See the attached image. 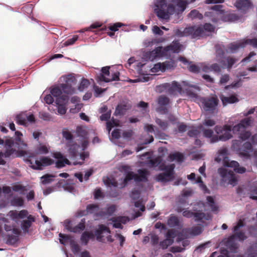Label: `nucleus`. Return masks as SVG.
I'll list each match as a JSON object with an SVG mask.
<instances>
[{
	"label": "nucleus",
	"instance_id": "f257e3e1",
	"mask_svg": "<svg viewBox=\"0 0 257 257\" xmlns=\"http://www.w3.org/2000/svg\"><path fill=\"white\" fill-rule=\"evenodd\" d=\"M162 87L170 94H175L176 92L181 94L182 92H185L188 96L192 98H197L198 95L195 92L200 90L198 85L190 84L185 81H182V85L178 82L173 81L171 83L163 84Z\"/></svg>",
	"mask_w": 257,
	"mask_h": 257
},
{
	"label": "nucleus",
	"instance_id": "f03ea898",
	"mask_svg": "<svg viewBox=\"0 0 257 257\" xmlns=\"http://www.w3.org/2000/svg\"><path fill=\"white\" fill-rule=\"evenodd\" d=\"M201 108L204 111L212 115H215L218 111L219 99L216 96L202 97L200 99Z\"/></svg>",
	"mask_w": 257,
	"mask_h": 257
},
{
	"label": "nucleus",
	"instance_id": "7ed1b4c3",
	"mask_svg": "<svg viewBox=\"0 0 257 257\" xmlns=\"http://www.w3.org/2000/svg\"><path fill=\"white\" fill-rule=\"evenodd\" d=\"M241 144L240 142H238L233 144V146L241 157L246 159H249L250 153L253 150L252 144L249 142H245L242 145Z\"/></svg>",
	"mask_w": 257,
	"mask_h": 257
},
{
	"label": "nucleus",
	"instance_id": "20e7f679",
	"mask_svg": "<svg viewBox=\"0 0 257 257\" xmlns=\"http://www.w3.org/2000/svg\"><path fill=\"white\" fill-rule=\"evenodd\" d=\"M177 66L176 62L173 59L165 61L162 63L155 64L151 69L152 72L157 73L159 71L165 72L166 70H173Z\"/></svg>",
	"mask_w": 257,
	"mask_h": 257
},
{
	"label": "nucleus",
	"instance_id": "39448f33",
	"mask_svg": "<svg viewBox=\"0 0 257 257\" xmlns=\"http://www.w3.org/2000/svg\"><path fill=\"white\" fill-rule=\"evenodd\" d=\"M30 165V167L33 170H42L44 167L48 166L53 164L54 161L49 157H42L39 160L35 161L34 164L32 161H29Z\"/></svg>",
	"mask_w": 257,
	"mask_h": 257
},
{
	"label": "nucleus",
	"instance_id": "423d86ee",
	"mask_svg": "<svg viewBox=\"0 0 257 257\" xmlns=\"http://www.w3.org/2000/svg\"><path fill=\"white\" fill-rule=\"evenodd\" d=\"M245 226V223L244 222V219H240L237 222L236 225H235L232 230L233 234L229 236V239H237L239 241H242L247 238V236L245 235V232L243 231H240L239 229Z\"/></svg>",
	"mask_w": 257,
	"mask_h": 257
},
{
	"label": "nucleus",
	"instance_id": "0eeeda50",
	"mask_svg": "<svg viewBox=\"0 0 257 257\" xmlns=\"http://www.w3.org/2000/svg\"><path fill=\"white\" fill-rule=\"evenodd\" d=\"M186 33H187V37L191 39H199L203 38V31L199 25L190 26L185 28Z\"/></svg>",
	"mask_w": 257,
	"mask_h": 257
},
{
	"label": "nucleus",
	"instance_id": "6e6552de",
	"mask_svg": "<svg viewBox=\"0 0 257 257\" xmlns=\"http://www.w3.org/2000/svg\"><path fill=\"white\" fill-rule=\"evenodd\" d=\"M183 215L188 218L193 217L196 221H202L203 219L208 220L212 218V216L209 213L205 214L200 212L194 213L189 210H185L183 212Z\"/></svg>",
	"mask_w": 257,
	"mask_h": 257
},
{
	"label": "nucleus",
	"instance_id": "1a4fd4ad",
	"mask_svg": "<svg viewBox=\"0 0 257 257\" xmlns=\"http://www.w3.org/2000/svg\"><path fill=\"white\" fill-rule=\"evenodd\" d=\"M74 79V78L71 75H68L64 78L65 83L60 84L62 93L67 94H72L74 93V89L72 85Z\"/></svg>",
	"mask_w": 257,
	"mask_h": 257
},
{
	"label": "nucleus",
	"instance_id": "9d476101",
	"mask_svg": "<svg viewBox=\"0 0 257 257\" xmlns=\"http://www.w3.org/2000/svg\"><path fill=\"white\" fill-rule=\"evenodd\" d=\"M64 224L67 230L74 233H80L83 230H84L85 228L84 219H82L81 222H80L77 225L74 227L72 226L71 222L69 220H65Z\"/></svg>",
	"mask_w": 257,
	"mask_h": 257
},
{
	"label": "nucleus",
	"instance_id": "9b49d317",
	"mask_svg": "<svg viewBox=\"0 0 257 257\" xmlns=\"http://www.w3.org/2000/svg\"><path fill=\"white\" fill-rule=\"evenodd\" d=\"M235 7L238 11L245 14L249 9L252 8L253 5L249 0H237L235 3Z\"/></svg>",
	"mask_w": 257,
	"mask_h": 257
},
{
	"label": "nucleus",
	"instance_id": "f8f14e48",
	"mask_svg": "<svg viewBox=\"0 0 257 257\" xmlns=\"http://www.w3.org/2000/svg\"><path fill=\"white\" fill-rule=\"evenodd\" d=\"M131 107L132 105L130 103L123 101L117 105L113 114L115 116L123 115Z\"/></svg>",
	"mask_w": 257,
	"mask_h": 257
},
{
	"label": "nucleus",
	"instance_id": "ddd939ff",
	"mask_svg": "<svg viewBox=\"0 0 257 257\" xmlns=\"http://www.w3.org/2000/svg\"><path fill=\"white\" fill-rule=\"evenodd\" d=\"M182 48L183 45L179 42V41L175 40L166 46V51H168V53L171 52L172 53L177 54L182 51Z\"/></svg>",
	"mask_w": 257,
	"mask_h": 257
},
{
	"label": "nucleus",
	"instance_id": "4468645a",
	"mask_svg": "<svg viewBox=\"0 0 257 257\" xmlns=\"http://www.w3.org/2000/svg\"><path fill=\"white\" fill-rule=\"evenodd\" d=\"M35 220V217L32 215H29L26 219H23L22 221L21 226L24 233H27L29 232L30 227Z\"/></svg>",
	"mask_w": 257,
	"mask_h": 257
},
{
	"label": "nucleus",
	"instance_id": "2eb2a0df",
	"mask_svg": "<svg viewBox=\"0 0 257 257\" xmlns=\"http://www.w3.org/2000/svg\"><path fill=\"white\" fill-rule=\"evenodd\" d=\"M16 211L17 210H11L9 214L11 218L17 223L20 219H24L28 214L27 210H21L19 213Z\"/></svg>",
	"mask_w": 257,
	"mask_h": 257
},
{
	"label": "nucleus",
	"instance_id": "dca6fc26",
	"mask_svg": "<svg viewBox=\"0 0 257 257\" xmlns=\"http://www.w3.org/2000/svg\"><path fill=\"white\" fill-rule=\"evenodd\" d=\"M67 96L63 95L62 97L57 98L56 99L55 103L57 105V111L60 114H64L66 112V108L64 105Z\"/></svg>",
	"mask_w": 257,
	"mask_h": 257
},
{
	"label": "nucleus",
	"instance_id": "f3484780",
	"mask_svg": "<svg viewBox=\"0 0 257 257\" xmlns=\"http://www.w3.org/2000/svg\"><path fill=\"white\" fill-rule=\"evenodd\" d=\"M185 159V156L183 153L179 152H175L169 154L167 159L171 162L175 161L177 163L181 164L184 161Z\"/></svg>",
	"mask_w": 257,
	"mask_h": 257
},
{
	"label": "nucleus",
	"instance_id": "a211bd4d",
	"mask_svg": "<svg viewBox=\"0 0 257 257\" xmlns=\"http://www.w3.org/2000/svg\"><path fill=\"white\" fill-rule=\"evenodd\" d=\"M138 175H135V181L137 182L148 181L149 172L145 169H140L138 170Z\"/></svg>",
	"mask_w": 257,
	"mask_h": 257
},
{
	"label": "nucleus",
	"instance_id": "6ab92c4d",
	"mask_svg": "<svg viewBox=\"0 0 257 257\" xmlns=\"http://www.w3.org/2000/svg\"><path fill=\"white\" fill-rule=\"evenodd\" d=\"M220 98L223 106H226L228 104H233L239 101L237 95L235 94H231L229 96L221 95Z\"/></svg>",
	"mask_w": 257,
	"mask_h": 257
},
{
	"label": "nucleus",
	"instance_id": "aec40b11",
	"mask_svg": "<svg viewBox=\"0 0 257 257\" xmlns=\"http://www.w3.org/2000/svg\"><path fill=\"white\" fill-rule=\"evenodd\" d=\"M237 61V59L227 56L224 57L223 59L219 60L218 63L223 67H225L227 69H231L233 65Z\"/></svg>",
	"mask_w": 257,
	"mask_h": 257
},
{
	"label": "nucleus",
	"instance_id": "412c9836",
	"mask_svg": "<svg viewBox=\"0 0 257 257\" xmlns=\"http://www.w3.org/2000/svg\"><path fill=\"white\" fill-rule=\"evenodd\" d=\"M241 19V16L234 13H229L226 15L223 14L221 17V20L224 22H234L240 21Z\"/></svg>",
	"mask_w": 257,
	"mask_h": 257
},
{
	"label": "nucleus",
	"instance_id": "4be33fe9",
	"mask_svg": "<svg viewBox=\"0 0 257 257\" xmlns=\"http://www.w3.org/2000/svg\"><path fill=\"white\" fill-rule=\"evenodd\" d=\"M245 47V43L244 41L234 42L230 43L228 46V49L232 53L237 52L239 49Z\"/></svg>",
	"mask_w": 257,
	"mask_h": 257
},
{
	"label": "nucleus",
	"instance_id": "5701e85b",
	"mask_svg": "<svg viewBox=\"0 0 257 257\" xmlns=\"http://www.w3.org/2000/svg\"><path fill=\"white\" fill-rule=\"evenodd\" d=\"M232 137V135H229L228 133L225 134L217 135H212V137L210 139V143L211 144L218 142L219 141L225 142L229 140Z\"/></svg>",
	"mask_w": 257,
	"mask_h": 257
},
{
	"label": "nucleus",
	"instance_id": "b1692460",
	"mask_svg": "<svg viewBox=\"0 0 257 257\" xmlns=\"http://www.w3.org/2000/svg\"><path fill=\"white\" fill-rule=\"evenodd\" d=\"M200 26L203 31V37L209 36L215 31V27L210 23H206L203 25H200Z\"/></svg>",
	"mask_w": 257,
	"mask_h": 257
},
{
	"label": "nucleus",
	"instance_id": "393cba45",
	"mask_svg": "<svg viewBox=\"0 0 257 257\" xmlns=\"http://www.w3.org/2000/svg\"><path fill=\"white\" fill-rule=\"evenodd\" d=\"M110 67L105 66L102 67L101 69V74L98 76V80L101 82L105 83L109 82L108 78L106 77L105 76H109L110 75L109 71Z\"/></svg>",
	"mask_w": 257,
	"mask_h": 257
},
{
	"label": "nucleus",
	"instance_id": "a878e982",
	"mask_svg": "<svg viewBox=\"0 0 257 257\" xmlns=\"http://www.w3.org/2000/svg\"><path fill=\"white\" fill-rule=\"evenodd\" d=\"M105 232L108 233H110V230L108 227L103 224H100L98 226V229L95 231V235L96 236L97 240L100 241L103 237L102 234Z\"/></svg>",
	"mask_w": 257,
	"mask_h": 257
},
{
	"label": "nucleus",
	"instance_id": "bb28decb",
	"mask_svg": "<svg viewBox=\"0 0 257 257\" xmlns=\"http://www.w3.org/2000/svg\"><path fill=\"white\" fill-rule=\"evenodd\" d=\"M214 131L218 135L225 134L228 133V134L229 135H232L230 134L231 131V126L228 125H224L223 126L217 125L214 127Z\"/></svg>",
	"mask_w": 257,
	"mask_h": 257
},
{
	"label": "nucleus",
	"instance_id": "cd10ccee",
	"mask_svg": "<svg viewBox=\"0 0 257 257\" xmlns=\"http://www.w3.org/2000/svg\"><path fill=\"white\" fill-rule=\"evenodd\" d=\"M174 176L172 174H169L166 172L160 173L156 177V180L161 182H167L173 180Z\"/></svg>",
	"mask_w": 257,
	"mask_h": 257
},
{
	"label": "nucleus",
	"instance_id": "c85d7f7f",
	"mask_svg": "<svg viewBox=\"0 0 257 257\" xmlns=\"http://www.w3.org/2000/svg\"><path fill=\"white\" fill-rule=\"evenodd\" d=\"M157 58L156 53L154 50L147 51L145 52L142 57V61H153Z\"/></svg>",
	"mask_w": 257,
	"mask_h": 257
},
{
	"label": "nucleus",
	"instance_id": "c756f323",
	"mask_svg": "<svg viewBox=\"0 0 257 257\" xmlns=\"http://www.w3.org/2000/svg\"><path fill=\"white\" fill-rule=\"evenodd\" d=\"M50 93L54 97L56 98V99L63 96H61L62 93L60 84L52 86L51 88Z\"/></svg>",
	"mask_w": 257,
	"mask_h": 257
},
{
	"label": "nucleus",
	"instance_id": "7c9ffc66",
	"mask_svg": "<svg viewBox=\"0 0 257 257\" xmlns=\"http://www.w3.org/2000/svg\"><path fill=\"white\" fill-rule=\"evenodd\" d=\"M79 145L76 143L71 144L68 147V152L72 158H76L78 155Z\"/></svg>",
	"mask_w": 257,
	"mask_h": 257
},
{
	"label": "nucleus",
	"instance_id": "2f4dec72",
	"mask_svg": "<svg viewBox=\"0 0 257 257\" xmlns=\"http://www.w3.org/2000/svg\"><path fill=\"white\" fill-rule=\"evenodd\" d=\"M10 204L13 207H22L24 205V200L20 197L15 196L10 201Z\"/></svg>",
	"mask_w": 257,
	"mask_h": 257
},
{
	"label": "nucleus",
	"instance_id": "473e14b6",
	"mask_svg": "<svg viewBox=\"0 0 257 257\" xmlns=\"http://www.w3.org/2000/svg\"><path fill=\"white\" fill-rule=\"evenodd\" d=\"M166 46L164 47L160 46L156 48L154 50L156 53L157 58L164 56H170V55L168 54V51H166Z\"/></svg>",
	"mask_w": 257,
	"mask_h": 257
},
{
	"label": "nucleus",
	"instance_id": "72a5a7b5",
	"mask_svg": "<svg viewBox=\"0 0 257 257\" xmlns=\"http://www.w3.org/2000/svg\"><path fill=\"white\" fill-rule=\"evenodd\" d=\"M228 151L226 148H223L220 149L218 151V156L215 158V160L217 162H220L222 160H225L228 159L227 157Z\"/></svg>",
	"mask_w": 257,
	"mask_h": 257
},
{
	"label": "nucleus",
	"instance_id": "f704fd0d",
	"mask_svg": "<svg viewBox=\"0 0 257 257\" xmlns=\"http://www.w3.org/2000/svg\"><path fill=\"white\" fill-rule=\"evenodd\" d=\"M16 123L19 125H26V114L25 113H20L17 114L15 119Z\"/></svg>",
	"mask_w": 257,
	"mask_h": 257
},
{
	"label": "nucleus",
	"instance_id": "c9c22d12",
	"mask_svg": "<svg viewBox=\"0 0 257 257\" xmlns=\"http://www.w3.org/2000/svg\"><path fill=\"white\" fill-rule=\"evenodd\" d=\"M175 166L174 164H170L168 165H165L163 163L160 166V169L162 171H164L165 172L169 174H172V176H174V169Z\"/></svg>",
	"mask_w": 257,
	"mask_h": 257
},
{
	"label": "nucleus",
	"instance_id": "e433bc0d",
	"mask_svg": "<svg viewBox=\"0 0 257 257\" xmlns=\"http://www.w3.org/2000/svg\"><path fill=\"white\" fill-rule=\"evenodd\" d=\"M49 148L46 145L40 144L35 149V152L37 154L45 155L49 153Z\"/></svg>",
	"mask_w": 257,
	"mask_h": 257
},
{
	"label": "nucleus",
	"instance_id": "4c0bfd02",
	"mask_svg": "<svg viewBox=\"0 0 257 257\" xmlns=\"http://www.w3.org/2000/svg\"><path fill=\"white\" fill-rule=\"evenodd\" d=\"M55 176L53 175H50L48 174H45L41 177V183L43 185L50 184L51 183L54 181L53 178Z\"/></svg>",
	"mask_w": 257,
	"mask_h": 257
},
{
	"label": "nucleus",
	"instance_id": "58836bf2",
	"mask_svg": "<svg viewBox=\"0 0 257 257\" xmlns=\"http://www.w3.org/2000/svg\"><path fill=\"white\" fill-rule=\"evenodd\" d=\"M218 173L222 178V180L226 181L227 177L229 175L232 173V171L231 170H228L226 169L220 168L218 169Z\"/></svg>",
	"mask_w": 257,
	"mask_h": 257
},
{
	"label": "nucleus",
	"instance_id": "ea45409f",
	"mask_svg": "<svg viewBox=\"0 0 257 257\" xmlns=\"http://www.w3.org/2000/svg\"><path fill=\"white\" fill-rule=\"evenodd\" d=\"M94 234L92 232L84 231L81 236V240L85 244H87L89 239L94 238Z\"/></svg>",
	"mask_w": 257,
	"mask_h": 257
},
{
	"label": "nucleus",
	"instance_id": "a19ab883",
	"mask_svg": "<svg viewBox=\"0 0 257 257\" xmlns=\"http://www.w3.org/2000/svg\"><path fill=\"white\" fill-rule=\"evenodd\" d=\"M203 69L205 71L208 70L217 73H219L221 71V68L217 63L212 64L209 66H206L203 67Z\"/></svg>",
	"mask_w": 257,
	"mask_h": 257
},
{
	"label": "nucleus",
	"instance_id": "79ce46f5",
	"mask_svg": "<svg viewBox=\"0 0 257 257\" xmlns=\"http://www.w3.org/2000/svg\"><path fill=\"white\" fill-rule=\"evenodd\" d=\"M76 133L78 137H80L83 139H86L87 138V132L81 126H78L76 127Z\"/></svg>",
	"mask_w": 257,
	"mask_h": 257
},
{
	"label": "nucleus",
	"instance_id": "37998d69",
	"mask_svg": "<svg viewBox=\"0 0 257 257\" xmlns=\"http://www.w3.org/2000/svg\"><path fill=\"white\" fill-rule=\"evenodd\" d=\"M65 165H71L70 162L66 157L59 160H56L55 162L56 167L59 169L65 167Z\"/></svg>",
	"mask_w": 257,
	"mask_h": 257
},
{
	"label": "nucleus",
	"instance_id": "c03bdc74",
	"mask_svg": "<svg viewBox=\"0 0 257 257\" xmlns=\"http://www.w3.org/2000/svg\"><path fill=\"white\" fill-rule=\"evenodd\" d=\"M170 99L165 95H160L158 97V103L160 106H166L169 105Z\"/></svg>",
	"mask_w": 257,
	"mask_h": 257
},
{
	"label": "nucleus",
	"instance_id": "a18cd8bd",
	"mask_svg": "<svg viewBox=\"0 0 257 257\" xmlns=\"http://www.w3.org/2000/svg\"><path fill=\"white\" fill-rule=\"evenodd\" d=\"M135 174L133 172H129L126 174L125 177L123 180V186H125L127 185L128 182L132 180H135Z\"/></svg>",
	"mask_w": 257,
	"mask_h": 257
},
{
	"label": "nucleus",
	"instance_id": "49530a36",
	"mask_svg": "<svg viewBox=\"0 0 257 257\" xmlns=\"http://www.w3.org/2000/svg\"><path fill=\"white\" fill-rule=\"evenodd\" d=\"M62 135L63 137L66 140L70 142L73 141L74 137L73 135L71 134V133L66 128H64L62 130Z\"/></svg>",
	"mask_w": 257,
	"mask_h": 257
},
{
	"label": "nucleus",
	"instance_id": "de8ad7c7",
	"mask_svg": "<svg viewBox=\"0 0 257 257\" xmlns=\"http://www.w3.org/2000/svg\"><path fill=\"white\" fill-rule=\"evenodd\" d=\"M118 120L113 117L106 122V128L109 133L113 127L118 125Z\"/></svg>",
	"mask_w": 257,
	"mask_h": 257
},
{
	"label": "nucleus",
	"instance_id": "09e8293b",
	"mask_svg": "<svg viewBox=\"0 0 257 257\" xmlns=\"http://www.w3.org/2000/svg\"><path fill=\"white\" fill-rule=\"evenodd\" d=\"M234 239H231L230 240L229 237L226 242V246L231 250V252H235L237 248V244L234 242Z\"/></svg>",
	"mask_w": 257,
	"mask_h": 257
},
{
	"label": "nucleus",
	"instance_id": "8fccbe9b",
	"mask_svg": "<svg viewBox=\"0 0 257 257\" xmlns=\"http://www.w3.org/2000/svg\"><path fill=\"white\" fill-rule=\"evenodd\" d=\"M168 224L170 227H175L179 224L178 218L175 216H171L168 220Z\"/></svg>",
	"mask_w": 257,
	"mask_h": 257
},
{
	"label": "nucleus",
	"instance_id": "3c124183",
	"mask_svg": "<svg viewBox=\"0 0 257 257\" xmlns=\"http://www.w3.org/2000/svg\"><path fill=\"white\" fill-rule=\"evenodd\" d=\"M223 6L221 5H214L210 7V10L215 11L217 14L223 15L225 13V11L222 10Z\"/></svg>",
	"mask_w": 257,
	"mask_h": 257
},
{
	"label": "nucleus",
	"instance_id": "603ef678",
	"mask_svg": "<svg viewBox=\"0 0 257 257\" xmlns=\"http://www.w3.org/2000/svg\"><path fill=\"white\" fill-rule=\"evenodd\" d=\"M101 25L98 22H95L92 24L89 27L85 28L79 30V33H84V32L88 31H91L92 29H97L100 28Z\"/></svg>",
	"mask_w": 257,
	"mask_h": 257
},
{
	"label": "nucleus",
	"instance_id": "864d4df0",
	"mask_svg": "<svg viewBox=\"0 0 257 257\" xmlns=\"http://www.w3.org/2000/svg\"><path fill=\"white\" fill-rule=\"evenodd\" d=\"M228 180V183L231 185L232 186H234L237 184L238 180L235 176L233 172L231 173L227 177L226 180Z\"/></svg>",
	"mask_w": 257,
	"mask_h": 257
},
{
	"label": "nucleus",
	"instance_id": "5fc2aeb1",
	"mask_svg": "<svg viewBox=\"0 0 257 257\" xmlns=\"http://www.w3.org/2000/svg\"><path fill=\"white\" fill-rule=\"evenodd\" d=\"M188 16L192 19H199L202 18V15L197 10H193L188 14Z\"/></svg>",
	"mask_w": 257,
	"mask_h": 257
},
{
	"label": "nucleus",
	"instance_id": "6e6d98bb",
	"mask_svg": "<svg viewBox=\"0 0 257 257\" xmlns=\"http://www.w3.org/2000/svg\"><path fill=\"white\" fill-rule=\"evenodd\" d=\"M39 117L41 119L46 121H50L52 120V118L51 114L47 112H39Z\"/></svg>",
	"mask_w": 257,
	"mask_h": 257
},
{
	"label": "nucleus",
	"instance_id": "4d7b16f0",
	"mask_svg": "<svg viewBox=\"0 0 257 257\" xmlns=\"http://www.w3.org/2000/svg\"><path fill=\"white\" fill-rule=\"evenodd\" d=\"M89 81L85 78H83L78 86V90L80 91H83L85 88H87L89 85Z\"/></svg>",
	"mask_w": 257,
	"mask_h": 257
},
{
	"label": "nucleus",
	"instance_id": "13d9d810",
	"mask_svg": "<svg viewBox=\"0 0 257 257\" xmlns=\"http://www.w3.org/2000/svg\"><path fill=\"white\" fill-rule=\"evenodd\" d=\"M207 202L210 207V209H218V207L215 205V201L214 197L208 196L206 197Z\"/></svg>",
	"mask_w": 257,
	"mask_h": 257
},
{
	"label": "nucleus",
	"instance_id": "bf43d9fd",
	"mask_svg": "<svg viewBox=\"0 0 257 257\" xmlns=\"http://www.w3.org/2000/svg\"><path fill=\"white\" fill-rule=\"evenodd\" d=\"M200 131L196 128H193L187 132V135L190 138H197L200 135Z\"/></svg>",
	"mask_w": 257,
	"mask_h": 257
},
{
	"label": "nucleus",
	"instance_id": "052dcab7",
	"mask_svg": "<svg viewBox=\"0 0 257 257\" xmlns=\"http://www.w3.org/2000/svg\"><path fill=\"white\" fill-rule=\"evenodd\" d=\"M173 243V241L169 238H166L160 243L161 247L163 249H166L169 246L171 245Z\"/></svg>",
	"mask_w": 257,
	"mask_h": 257
},
{
	"label": "nucleus",
	"instance_id": "680f3d73",
	"mask_svg": "<svg viewBox=\"0 0 257 257\" xmlns=\"http://www.w3.org/2000/svg\"><path fill=\"white\" fill-rule=\"evenodd\" d=\"M156 123L163 130L165 131L168 128V123L167 121L162 120L160 118L156 119Z\"/></svg>",
	"mask_w": 257,
	"mask_h": 257
},
{
	"label": "nucleus",
	"instance_id": "e2e57ef3",
	"mask_svg": "<svg viewBox=\"0 0 257 257\" xmlns=\"http://www.w3.org/2000/svg\"><path fill=\"white\" fill-rule=\"evenodd\" d=\"M79 156H80V159L82 160V162H73V164L74 165H82L83 164V161H85V160L88 158L89 157V153L88 152H82L81 153H80L79 154Z\"/></svg>",
	"mask_w": 257,
	"mask_h": 257
},
{
	"label": "nucleus",
	"instance_id": "0e129e2a",
	"mask_svg": "<svg viewBox=\"0 0 257 257\" xmlns=\"http://www.w3.org/2000/svg\"><path fill=\"white\" fill-rule=\"evenodd\" d=\"M19 240V236L16 235H9L7 237V243L10 244H15Z\"/></svg>",
	"mask_w": 257,
	"mask_h": 257
},
{
	"label": "nucleus",
	"instance_id": "69168bd1",
	"mask_svg": "<svg viewBox=\"0 0 257 257\" xmlns=\"http://www.w3.org/2000/svg\"><path fill=\"white\" fill-rule=\"evenodd\" d=\"M154 135L156 138L161 140H166V138L168 137V136L166 135L165 133H163L158 128L156 129Z\"/></svg>",
	"mask_w": 257,
	"mask_h": 257
},
{
	"label": "nucleus",
	"instance_id": "338daca9",
	"mask_svg": "<svg viewBox=\"0 0 257 257\" xmlns=\"http://www.w3.org/2000/svg\"><path fill=\"white\" fill-rule=\"evenodd\" d=\"M243 129H245L247 126L250 125L251 120L249 118H245L241 119L239 122Z\"/></svg>",
	"mask_w": 257,
	"mask_h": 257
},
{
	"label": "nucleus",
	"instance_id": "774afa93",
	"mask_svg": "<svg viewBox=\"0 0 257 257\" xmlns=\"http://www.w3.org/2000/svg\"><path fill=\"white\" fill-rule=\"evenodd\" d=\"M93 197L94 199H98L103 198L104 195L100 188H96L93 192Z\"/></svg>",
	"mask_w": 257,
	"mask_h": 257
}]
</instances>
